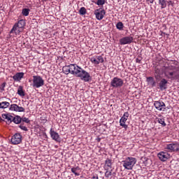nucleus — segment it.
<instances>
[{
    "instance_id": "24",
    "label": "nucleus",
    "mask_w": 179,
    "mask_h": 179,
    "mask_svg": "<svg viewBox=\"0 0 179 179\" xmlns=\"http://www.w3.org/2000/svg\"><path fill=\"white\" fill-rule=\"evenodd\" d=\"M167 1L166 0H159V3L161 5L162 9H164L167 6Z\"/></svg>"
},
{
    "instance_id": "19",
    "label": "nucleus",
    "mask_w": 179,
    "mask_h": 179,
    "mask_svg": "<svg viewBox=\"0 0 179 179\" xmlns=\"http://www.w3.org/2000/svg\"><path fill=\"white\" fill-rule=\"evenodd\" d=\"M2 117L4 120H7L8 124H10V122H12V120H13V116L10 115L9 114H3Z\"/></svg>"
},
{
    "instance_id": "10",
    "label": "nucleus",
    "mask_w": 179,
    "mask_h": 179,
    "mask_svg": "<svg viewBox=\"0 0 179 179\" xmlns=\"http://www.w3.org/2000/svg\"><path fill=\"white\" fill-rule=\"evenodd\" d=\"M128 117H129V113L126 112L120 120V127H122V128H124L125 129L128 128V125L125 124L127 122V120H128Z\"/></svg>"
},
{
    "instance_id": "21",
    "label": "nucleus",
    "mask_w": 179,
    "mask_h": 179,
    "mask_svg": "<svg viewBox=\"0 0 179 179\" xmlns=\"http://www.w3.org/2000/svg\"><path fill=\"white\" fill-rule=\"evenodd\" d=\"M25 24H26V23L24 22V20H20V21H18L17 23L15 24V25L17 27H19L20 29H23V27H24Z\"/></svg>"
},
{
    "instance_id": "3",
    "label": "nucleus",
    "mask_w": 179,
    "mask_h": 179,
    "mask_svg": "<svg viewBox=\"0 0 179 179\" xmlns=\"http://www.w3.org/2000/svg\"><path fill=\"white\" fill-rule=\"evenodd\" d=\"M122 164L126 170H132V169H134V166L136 164V158L128 157L125 160L122 162Z\"/></svg>"
},
{
    "instance_id": "44",
    "label": "nucleus",
    "mask_w": 179,
    "mask_h": 179,
    "mask_svg": "<svg viewBox=\"0 0 179 179\" xmlns=\"http://www.w3.org/2000/svg\"><path fill=\"white\" fill-rule=\"evenodd\" d=\"M155 77H156V78L157 79V78H159V75L155 76Z\"/></svg>"
},
{
    "instance_id": "27",
    "label": "nucleus",
    "mask_w": 179,
    "mask_h": 179,
    "mask_svg": "<svg viewBox=\"0 0 179 179\" xmlns=\"http://www.w3.org/2000/svg\"><path fill=\"white\" fill-rule=\"evenodd\" d=\"M29 12H30L29 8H24L22 9V13L23 16H29Z\"/></svg>"
},
{
    "instance_id": "5",
    "label": "nucleus",
    "mask_w": 179,
    "mask_h": 179,
    "mask_svg": "<svg viewBox=\"0 0 179 179\" xmlns=\"http://www.w3.org/2000/svg\"><path fill=\"white\" fill-rule=\"evenodd\" d=\"M124 85V80L118 77H115L110 82V86L112 87H122Z\"/></svg>"
},
{
    "instance_id": "22",
    "label": "nucleus",
    "mask_w": 179,
    "mask_h": 179,
    "mask_svg": "<svg viewBox=\"0 0 179 179\" xmlns=\"http://www.w3.org/2000/svg\"><path fill=\"white\" fill-rule=\"evenodd\" d=\"M113 166V162L111 161V159H107L106 160V162H105V167H109V169H112V166Z\"/></svg>"
},
{
    "instance_id": "26",
    "label": "nucleus",
    "mask_w": 179,
    "mask_h": 179,
    "mask_svg": "<svg viewBox=\"0 0 179 179\" xmlns=\"http://www.w3.org/2000/svg\"><path fill=\"white\" fill-rule=\"evenodd\" d=\"M17 94L21 96H24V91H23V87L20 86L17 90Z\"/></svg>"
},
{
    "instance_id": "25",
    "label": "nucleus",
    "mask_w": 179,
    "mask_h": 179,
    "mask_svg": "<svg viewBox=\"0 0 179 179\" xmlns=\"http://www.w3.org/2000/svg\"><path fill=\"white\" fill-rule=\"evenodd\" d=\"M147 80L150 85L152 86H156V83L155 82V80L153 79L152 77H148L147 78Z\"/></svg>"
},
{
    "instance_id": "6",
    "label": "nucleus",
    "mask_w": 179,
    "mask_h": 179,
    "mask_svg": "<svg viewBox=\"0 0 179 179\" xmlns=\"http://www.w3.org/2000/svg\"><path fill=\"white\" fill-rule=\"evenodd\" d=\"M94 15L98 20H101L104 17V15H106V10L100 8L94 10Z\"/></svg>"
},
{
    "instance_id": "2",
    "label": "nucleus",
    "mask_w": 179,
    "mask_h": 179,
    "mask_svg": "<svg viewBox=\"0 0 179 179\" xmlns=\"http://www.w3.org/2000/svg\"><path fill=\"white\" fill-rule=\"evenodd\" d=\"M164 74L169 79L179 80V66H174L171 65L165 67Z\"/></svg>"
},
{
    "instance_id": "33",
    "label": "nucleus",
    "mask_w": 179,
    "mask_h": 179,
    "mask_svg": "<svg viewBox=\"0 0 179 179\" xmlns=\"http://www.w3.org/2000/svg\"><path fill=\"white\" fill-rule=\"evenodd\" d=\"M78 170H79V167H76V168H72L71 169V172L73 173V174H75V176H79V173H76V171H78Z\"/></svg>"
},
{
    "instance_id": "7",
    "label": "nucleus",
    "mask_w": 179,
    "mask_h": 179,
    "mask_svg": "<svg viewBox=\"0 0 179 179\" xmlns=\"http://www.w3.org/2000/svg\"><path fill=\"white\" fill-rule=\"evenodd\" d=\"M75 65L76 64H70L68 66H63L62 71H63L64 73H65L66 75H69V73H71V75H73Z\"/></svg>"
},
{
    "instance_id": "28",
    "label": "nucleus",
    "mask_w": 179,
    "mask_h": 179,
    "mask_svg": "<svg viewBox=\"0 0 179 179\" xmlns=\"http://www.w3.org/2000/svg\"><path fill=\"white\" fill-rule=\"evenodd\" d=\"M95 58L96 59L98 64L104 62V59L101 56H96Z\"/></svg>"
},
{
    "instance_id": "8",
    "label": "nucleus",
    "mask_w": 179,
    "mask_h": 179,
    "mask_svg": "<svg viewBox=\"0 0 179 179\" xmlns=\"http://www.w3.org/2000/svg\"><path fill=\"white\" fill-rule=\"evenodd\" d=\"M166 149L169 150V152H179V143H174L168 144L166 147Z\"/></svg>"
},
{
    "instance_id": "38",
    "label": "nucleus",
    "mask_w": 179,
    "mask_h": 179,
    "mask_svg": "<svg viewBox=\"0 0 179 179\" xmlns=\"http://www.w3.org/2000/svg\"><path fill=\"white\" fill-rule=\"evenodd\" d=\"M6 86V83H3L2 85H1V90H5V87Z\"/></svg>"
},
{
    "instance_id": "16",
    "label": "nucleus",
    "mask_w": 179,
    "mask_h": 179,
    "mask_svg": "<svg viewBox=\"0 0 179 179\" xmlns=\"http://www.w3.org/2000/svg\"><path fill=\"white\" fill-rule=\"evenodd\" d=\"M22 31H23V29H21V28L17 27L16 25H14L13 29L10 30V34L15 33V36H17V35L20 34V33H22Z\"/></svg>"
},
{
    "instance_id": "17",
    "label": "nucleus",
    "mask_w": 179,
    "mask_h": 179,
    "mask_svg": "<svg viewBox=\"0 0 179 179\" xmlns=\"http://www.w3.org/2000/svg\"><path fill=\"white\" fill-rule=\"evenodd\" d=\"M50 136L52 139L53 141H55L56 142H59V134L58 133L52 131V129L50 130Z\"/></svg>"
},
{
    "instance_id": "36",
    "label": "nucleus",
    "mask_w": 179,
    "mask_h": 179,
    "mask_svg": "<svg viewBox=\"0 0 179 179\" xmlns=\"http://www.w3.org/2000/svg\"><path fill=\"white\" fill-rule=\"evenodd\" d=\"M105 2V0H97L96 5H104Z\"/></svg>"
},
{
    "instance_id": "42",
    "label": "nucleus",
    "mask_w": 179,
    "mask_h": 179,
    "mask_svg": "<svg viewBox=\"0 0 179 179\" xmlns=\"http://www.w3.org/2000/svg\"><path fill=\"white\" fill-rule=\"evenodd\" d=\"M136 62H138V64L141 63V59H136Z\"/></svg>"
},
{
    "instance_id": "23",
    "label": "nucleus",
    "mask_w": 179,
    "mask_h": 179,
    "mask_svg": "<svg viewBox=\"0 0 179 179\" xmlns=\"http://www.w3.org/2000/svg\"><path fill=\"white\" fill-rule=\"evenodd\" d=\"M10 103H9V102L7 101H3L1 103H0V108H8V107H9Z\"/></svg>"
},
{
    "instance_id": "34",
    "label": "nucleus",
    "mask_w": 179,
    "mask_h": 179,
    "mask_svg": "<svg viewBox=\"0 0 179 179\" xmlns=\"http://www.w3.org/2000/svg\"><path fill=\"white\" fill-rule=\"evenodd\" d=\"M19 128H20V129H22V131H28L27 127H26V126H24V123H22L20 126Z\"/></svg>"
},
{
    "instance_id": "32",
    "label": "nucleus",
    "mask_w": 179,
    "mask_h": 179,
    "mask_svg": "<svg viewBox=\"0 0 179 179\" xmlns=\"http://www.w3.org/2000/svg\"><path fill=\"white\" fill-rule=\"evenodd\" d=\"M80 15H86V8L85 7H82L79 10Z\"/></svg>"
},
{
    "instance_id": "15",
    "label": "nucleus",
    "mask_w": 179,
    "mask_h": 179,
    "mask_svg": "<svg viewBox=\"0 0 179 179\" xmlns=\"http://www.w3.org/2000/svg\"><path fill=\"white\" fill-rule=\"evenodd\" d=\"M158 157L161 162H166L168 159H170V155L169 152H161L158 154Z\"/></svg>"
},
{
    "instance_id": "29",
    "label": "nucleus",
    "mask_w": 179,
    "mask_h": 179,
    "mask_svg": "<svg viewBox=\"0 0 179 179\" xmlns=\"http://www.w3.org/2000/svg\"><path fill=\"white\" fill-rule=\"evenodd\" d=\"M116 27L118 29V30H122V29H124V24H122L121 22H117Z\"/></svg>"
},
{
    "instance_id": "18",
    "label": "nucleus",
    "mask_w": 179,
    "mask_h": 179,
    "mask_svg": "<svg viewBox=\"0 0 179 179\" xmlns=\"http://www.w3.org/2000/svg\"><path fill=\"white\" fill-rule=\"evenodd\" d=\"M23 76H24V73H17L15 76H13V79H14V80L19 81L22 80Z\"/></svg>"
},
{
    "instance_id": "46",
    "label": "nucleus",
    "mask_w": 179,
    "mask_h": 179,
    "mask_svg": "<svg viewBox=\"0 0 179 179\" xmlns=\"http://www.w3.org/2000/svg\"><path fill=\"white\" fill-rule=\"evenodd\" d=\"M43 1H48V0H43Z\"/></svg>"
},
{
    "instance_id": "31",
    "label": "nucleus",
    "mask_w": 179,
    "mask_h": 179,
    "mask_svg": "<svg viewBox=\"0 0 179 179\" xmlns=\"http://www.w3.org/2000/svg\"><path fill=\"white\" fill-rule=\"evenodd\" d=\"M113 170L110 171H107L105 173V177H106V178H110V177H111V176H113Z\"/></svg>"
},
{
    "instance_id": "9",
    "label": "nucleus",
    "mask_w": 179,
    "mask_h": 179,
    "mask_svg": "<svg viewBox=\"0 0 179 179\" xmlns=\"http://www.w3.org/2000/svg\"><path fill=\"white\" fill-rule=\"evenodd\" d=\"M154 106L157 110L159 111L166 110V104L163 101H156L154 102Z\"/></svg>"
},
{
    "instance_id": "30",
    "label": "nucleus",
    "mask_w": 179,
    "mask_h": 179,
    "mask_svg": "<svg viewBox=\"0 0 179 179\" xmlns=\"http://www.w3.org/2000/svg\"><path fill=\"white\" fill-rule=\"evenodd\" d=\"M159 124H161L162 127H166V122H164V118H158L157 120Z\"/></svg>"
},
{
    "instance_id": "4",
    "label": "nucleus",
    "mask_w": 179,
    "mask_h": 179,
    "mask_svg": "<svg viewBox=\"0 0 179 179\" xmlns=\"http://www.w3.org/2000/svg\"><path fill=\"white\" fill-rule=\"evenodd\" d=\"M32 86L33 87H41V86H44V80L40 76H34L32 80Z\"/></svg>"
},
{
    "instance_id": "43",
    "label": "nucleus",
    "mask_w": 179,
    "mask_h": 179,
    "mask_svg": "<svg viewBox=\"0 0 179 179\" xmlns=\"http://www.w3.org/2000/svg\"><path fill=\"white\" fill-rule=\"evenodd\" d=\"M0 121H3V120H2V117H0Z\"/></svg>"
},
{
    "instance_id": "12",
    "label": "nucleus",
    "mask_w": 179,
    "mask_h": 179,
    "mask_svg": "<svg viewBox=\"0 0 179 179\" xmlns=\"http://www.w3.org/2000/svg\"><path fill=\"white\" fill-rule=\"evenodd\" d=\"M134 41V38L132 36H126L120 39V43L122 45L125 44H131Z\"/></svg>"
},
{
    "instance_id": "14",
    "label": "nucleus",
    "mask_w": 179,
    "mask_h": 179,
    "mask_svg": "<svg viewBox=\"0 0 179 179\" xmlns=\"http://www.w3.org/2000/svg\"><path fill=\"white\" fill-rule=\"evenodd\" d=\"M11 111H17L18 113H24V108L17 106V104H11L10 107Z\"/></svg>"
},
{
    "instance_id": "39",
    "label": "nucleus",
    "mask_w": 179,
    "mask_h": 179,
    "mask_svg": "<svg viewBox=\"0 0 179 179\" xmlns=\"http://www.w3.org/2000/svg\"><path fill=\"white\" fill-rule=\"evenodd\" d=\"M155 73H157V75H160V69H155Z\"/></svg>"
},
{
    "instance_id": "41",
    "label": "nucleus",
    "mask_w": 179,
    "mask_h": 179,
    "mask_svg": "<svg viewBox=\"0 0 179 179\" xmlns=\"http://www.w3.org/2000/svg\"><path fill=\"white\" fill-rule=\"evenodd\" d=\"M148 2H149L150 3H153V2H155V0H147Z\"/></svg>"
},
{
    "instance_id": "45",
    "label": "nucleus",
    "mask_w": 179,
    "mask_h": 179,
    "mask_svg": "<svg viewBox=\"0 0 179 179\" xmlns=\"http://www.w3.org/2000/svg\"><path fill=\"white\" fill-rule=\"evenodd\" d=\"M131 1H135V0H131Z\"/></svg>"
},
{
    "instance_id": "40",
    "label": "nucleus",
    "mask_w": 179,
    "mask_h": 179,
    "mask_svg": "<svg viewBox=\"0 0 179 179\" xmlns=\"http://www.w3.org/2000/svg\"><path fill=\"white\" fill-rule=\"evenodd\" d=\"M168 5H169V6L171 5V6H173V1H168Z\"/></svg>"
},
{
    "instance_id": "11",
    "label": "nucleus",
    "mask_w": 179,
    "mask_h": 179,
    "mask_svg": "<svg viewBox=\"0 0 179 179\" xmlns=\"http://www.w3.org/2000/svg\"><path fill=\"white\" fill-rule=\"evenodd\" d=\"M13 145H19L22 143V135L20 134H15L11 138Z\"/></svg>"
},
{
    "instance_id": "35",
    "label": "nucleus",
    "mask_w": 179,
    "mask_h": 179,
    "mask_svg": "<svg viewBox=\"0 0 179 179\" xmlns=\"http://www.w3.org/2000/svg\"><path fill=\"white\" fill-rule=\"evenodd\" d=\"M91 62H92V64H94L95 65H99V62H97V59H96V57H92L91 59Z\"/></svg>"
},
{
    "instance_id": "20",
    "label": "nucleus",
    "mask_w": 179,
    "mask_h": 179,
    "mask_svg": "<svg viewBox=\"0 0 179 179\" xmlns=\"http://www.w3.org/2000/svg\"><path fill=\"white\" fill-rule=\"evenodd\" d=\"M12 122H13L14 124H20V122H22V117L17 115L15 117H13Z\"/></svg>"
},
{
    "instance_id": "13",
    "label": "nucleus",
    "mask_w": 179,
    "mask_h": 179,
    "mask_svg": "<svg viewBox=\"0 0 179 179\" xmlns=\"http://www.w3.org/2000/svg\"><path fill=\"white\" fill-rule=\"evenodd\" d=\"M167 83H169V81H167L166 78H162L159 83H158V86L160 90H166V89H167Z\"/></svg>"
},
{
    "instance_id": "37",
    "label": "nucleus",
    "mask_w": 179,
    "mask_h": 179,
    "mask_svg": "<svg viewBox=\"0 0 179 179\" xmlns=\"http://www.w3.org/2000/svg\"><path fill=\"white\" fill-rule=\"evenodd\" d=\"M22 123L26 122V124H29L30 122V120L27 117H22Z\"/></svg>"
},
{
    "instance_id": "1",
    "label": "nucleus",
    "mask_w": 179,
    "mask_h": 179,
    "mask_svg": "<svg viewBox=\"0 0 179 179\" xmlns=\"http://www.w3.org/2000/svg\"><path fill=\"white\" fill-rule=\"evenodd\" d=\"M73 75H74L77 78H80L81 80H84V82H89V80H92V76H90V73H89L87 71H85L83 69L76 64L74 66Z\"/></svg>"
}]
</instances>
